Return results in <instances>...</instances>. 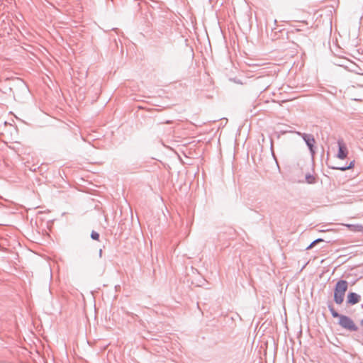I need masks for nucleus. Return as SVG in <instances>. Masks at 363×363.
I'll return each instance as SVG.
<instances>
[{
    "label": "nucleus",
    "mask_w": 363,
    "mask_h": 363,
    "mask_svg": "<svg viewBox=\"0 0 363 363\" xmlns=\"http://www.w3.org/2000/svg\"><path fill=\"white\" fill-rule=\"evenodd\" d=\"M347 282L345 280H340L336 284L334 300L337 304H341L343 302L345 293L347 290Z\"/></svg>",
    "instance_id": "obj_1"
},
{
    "label": "nucleus",
    "mask_w": 363,
    "mask_h": 363,
    "mask_svg": "<svg viewBox=\"0 0 363 363\" xmlns=\"http://www.w3.org/2000/svg\"><path fill=\"white\" fill-rule=\"evenodd\" d=\"M339 324L342 328L351 331H356L357 330V327L353 320L346 315H342L340 316Z\"/></svg>",
    "instance_id": "obj_2"
},
{
    "label": "nucleus",
    "mask_w": 363,
    "mask_h": 363,
    "mask_svg": "<svg viewBox=\"0 0 363 363\" xmlns=\"http://www.w3.org/2000/svg\"><path fill=\"white\" fill-rule=\"evenodd\" d=\"M337 144L339 150L337 157L340 160H344L348 155L347 147L342 140H338Z\"/></svg>",
    "instance_id": "obj_3"
},
{
    "label": "nucleus",
    "mask_w": 363,
    "mask_h": 363,
    "mask_svg": "<svg viewBox=\"0 0 363 363\" xmlns=\"http://www.w3.org/2000/svg\"><path fill=\"white\" fill-rule=\"evenodd\" d=\"M303 138L306 141L307 145L308 146L311 152L313 154V145L315 143L314 138L311 135L303 134Z\"/></svg>",
    "instance_id": "obj_4"
},
{
    "label": "nucleus",
    "mask_w": 363,
    "mask_h": 363,
    "mask_svg": "<svg viewBox=\"0 0 363 363\" xmlns=\"http://www.w3.org/2000/svg\"><path fill=\"white\" fill-rule=\"evenodd\" d=\"M360 301V296L356 293L351 292L347 295V303L352 305L359 303Z\"/></svg>",
    "instance_id": "obj_5"
},
{
    "label": "nucleus",
    "mask_w": 363,
    "mask_h": 363,
    "mask_svg": "<svg viewBox=\"0 0 363 363\" xmlns=\"http://www.w3.org/2000/svg\"><path fill=\"white\" fill-rule=\"evenodd\" d=\"M350 230L354 233H363V225L362 224H344Z\"/></svg>",
    "instance_id": "obj_6"
},
{
    "label": "nucleus",
    "mask_w": 363,
    "mask_h": 363,
    "mask_svg": "<svg viewBox=\"0 0 363 363\" xmlns=\"http://www.w3.org/2000/svg\"><path fill=\"white\" fill-rule=\"evenodd\" d=\"M306 182L308 184H314L315 182V177L313 175H306Z\"/></svg>",
    "instance_id": "obj_7"
},
{
    "label": "nucleus",
    "mask_w": 363,
    "mask_h": 363,
    "mask_svg": "<svg viewBox=\"0 0 363 363\" xmlns=\"http://www.w3.org/2000/svg\"><path fill=\"white\" fill-rule=\"evenodd\" d=\"M354 162L352 161L350 162V165L347 166V167H337L336 169H340L342 171H345V170H347V169H352L353 167H354Z\"/></svg>",
    "instance_id": "obj_8"
},
{
    "label": "nucleus",
    "mask_w": 363,
    "mask_h": 363,
    "mask_svg": "<svg viewBox=\"0 0 363 363\" xmlns=\"http://www.w3.org/2000/svg\"><path fill=\"white\" fill-rule=\"evenodd\" d=\"M91 237L92 239H94L95 240H99V234L95 231H92V233L91 234Z\"/></svg>",
    "instance_id": "obj_9"
},
{
    "label": "nucleus",
    "mask_w": 363,
    "mask_h": 363,
    "mask_svg": "<svg viewBox=\"0 0 363 363\" xmlns=\"http://www.w3.org/2000/svg\"><path fill=\"white\" fill-rule=\"evenodd\" d=\"M323 240L322 239H317L315 240V241H313L308 247L307 249H311L312 248L316 243L318 242H322Z\"/></svg>",
    "instance_id": "obj_10"
},
{
    "label": "nucleus",
    "mask_w": 363,
    "mask_h": 363,
    "mask_svg": "<svg viewBox=\"0 0 363 363\" xmlns=\"http://www.w3.org/2000/svg\"><path fill=\"white\" fill-rule=\"evenodd\" d=\"M330 312L334 318H339L341 315H339L333 308H330Z\"/></svg>",
    "instance_id": "obj_11"
},
{
    "label": "nucleus",
    "mask_w": 363,
    "mask_h": 363,
    "mask_svg": "<svg viewBox=\"0 0 363 363\" xmlns=\"http://www.w3.org/2000/svg\"><path fill=\"white\" fill-rule=\"evenodd\" d=\"M99 256H100V257L102 256V250H99Z\"/></svg>",
    "instance_id": "obj_12"
},
{
    "label": "nucleus",
    "mask_w": 363,
    "mask_h": 363,
    "mask_svg": "<svg viewBox=\"0 0 363 363\" xmlns=\"http://www.w3.org/2000/svg\"><path fill=\"white\" fill-rule=\"evenodd\" d=\"M362 325H363V320L362 321Z\"/></svg>",
    "instance_id": "obj_13"
}]
</instances>
